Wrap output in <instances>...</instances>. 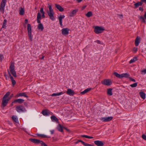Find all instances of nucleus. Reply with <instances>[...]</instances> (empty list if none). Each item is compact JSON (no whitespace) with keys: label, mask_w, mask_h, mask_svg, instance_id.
<instances>
[{"label":"nucleus","mask_w":146,"mask_h":146,"mask_svg":"<svg viewBox=\"0 0 146 146\" xmlns=\"http://www.w3.org/2000/svg\"><path fill=\"white\" fill-rule=\"evenodd\" d=\"M10 94V92H7L3 98L1 107L3 109L7 105L9 101L11 99V98H7Z\"/></svg>","instance_id":"obj_1"},{"label":"nucleus","mask_w":146,"mask_h":146,"mask_svg":"<svg viewBox=\"0 0 146 146\" xmlns=\"http://www.w3.org/2000/svg\"><path fill=\"white\" fill-rule=\"evenodd\" d=\"M48 5L49 10H47V12L48 16L50 18L52 21H53L54 19V11L52 8L51 5L50 3H48Z\"/></svg>","instance_id":"obj_2"},{"label":"nucleus","mask_w":146,"mask_h":146,"mask_svg":"<svg viewBox=\"0 0 146 146\" xmlns=\"http://www.w3.org/2000/svg\"><path fill=\"white\" fill-rule=\"evenodd\" d=\"M27 30L29 39L31 41L33 40V37L31 33L32 28L31 25L29 24H27Z\"/></svg>","instance_id":"obj_3"},{"label":"nucleus","mask_w":146,"mask_h":146,"mask_svg":"<svg viewBox=\"0 0 146 146\" xmlns=\"http://www.w3.org/2000/svg\"><path fill=\"white\" fill-rule=\"evenodd\" d=\"M7 1V0H2L0 6V12L3 14L5 12V7Z\"/></svg>","instance_id":"obj_4"},{"label":"nucleus","mask_w":146,"mask_h":146,"mask_svg":"<svg viewBox=\"0 0 146 146\" xmlns=\"http://www.w3.org/2000/svg\"><path fill=\"white\" fill-rule=\"evenodd\" d=\"M9 69L10 72L15 77H16V74L14 70V63L11 62L9 67Z\"/></svg>","instance_id":"obj_5"},{"label":"nucleus","mask_w":146,"mask_h":146,"mask_svg":"<svg viewBox=\"0 0 146 146\" xmlns=\"http://www.w3.org/2000/svg\"><path fill=\"white\" fill-rule=\"evenodd\" d=\"M104 30L103 27L96 26L95 27L94 32L96 34H98L102 33Z\"/></svg>","instance_id":"obj_6"},{"label":"nucleus","mask_w":146,"mask_h":146,"mask_svg":"<svg viewBox=\"0 0 146 146\" xmlns=\"http://www.w3.org/2000/svg\"><path fill=\"white\" fill-rule=\"evenodd\" d=\"M101 82L102 84L108 86H110L112 84L111 80L109 79H105L102 81Z\"/></svg>","instance_id":"obj_7"},{"label":"nucleus","mask_w":146,"mask_h":146,"mask_svg":"<svg viewBox=\"0 0 146 146\" xmlns=\"http://www.w3.org/2000/svg\"><path fill=\"white\" fill-rule=\"evenodd\" d=\"M16 110L19 112L24 111L25 110V108L22 106H19L16 108Z\"/></svg>","instance_id":"obj_8"},{"label":"nucleus","mask_w":146,"mask_h":146,"mask_svg":"<svg viewBox=\"0 0 146 146\" xmlns=\"http://www.w3.org/2000/svg\"><path fill=\"white\" fill-rule=\"evenodd\" d=\"M61 31L62 35H66L68 34L69 29L67 28H64L62 29Z\"/></svg>","instance_id":"obj_9"},{"label":"nucleus","mask_w":146,"mask_h":146,"mask_svg":"<svg viewBox=\"0 0 146 146\" xmlns=\"http://www.w3.org/2000/svg\"><path fill=\"white\" fill-rule=\"evenodd\" d=\"M78 11V9H75L69 13V16L70 17H73L76 14Z\"/></svg>","instance_id":"obj_10"},{"label":"nucleus","mask_w":146,"mask_h":146,"mask_svg":"<svg viewBox=\"0 0 146 146\" xmlns=\"http://www.w3.org/2000/svg\"><path fill=\"white\" fill-rule=\"evenodd\" d=\"M31 142L36 144H40L42 141L36 139H29Z\"/></svg>","instance_id":"obj_11"},{"label":"nucleus","mask_w":146,"mask_h":146,"mask_svg":"<svg viewBox=\"0 0 146 146\" xmlns=\"http://www.w3.org/2000/svg\"><path fill=\"white\" fill-rule=\"evenodd\" d=\"M95 144L97 146H103L104 144L102 141L99 140L94 141Z\"/></svg>","instance_id":"obj_12"},{"label":"nucleus","mask_w":146,"mask_h":146,"mask_svg":"<svg viewBox=\"0 0 146 146\" xmlns=\"http://www.w3.org/2000/svg\"><path fill=\"white\" fill-rule=\"evenodd\" d=\"M65 16L63 15H60L58 17V19L59 20V23L61 26H62V19L64 18Z\"/></svg>","instance_id":"obj_13"},{"label":"nucleus","mask_w":146,"mask_h":146,"mask_svg":"<svg viewBox=\"0 0 146 146\" xmlns=\"http://www.w3.org/2000/svg\"><path fill=\"white\" fill-rule=\"evenodd\" d=\"M140 37L139 36H137L136 38L135 41V44L136 46H137L140 42Z\"/></svg>","instance_id":"obj_14"},{"label":"nucleus","mask_w":146,"mask_h":146,"mask_svg":"<svg viewBox=\"0 0 146 146\" xmlns=\"http://www.w3.org/2000/svg\"><path fill=\"white\" fill-rule=\"evenodd\" d=\"M66 93L67 94L71 96L73 95L74 94V92L72 89H68L67 90Z\"/></svg>","instance_id":"obj_15"},{"label":"nucleus","mask_w":146,"mask_h":146,"mask_svg":"<svg viewBox=\"0 0 146 146\" xmlns=\"http://www.w3.org/2000/svg\"><path fill=\"white\" fill-rule=\"evenodd\" d=\"M55 6L60 11L62 12L64 11V9L60 5L56 4L55 5Z\"/></svg>","instance_id":"obj_16"},{"label":"nucleus","mask_w":146,"mask_h":146,"mask_svg":"<svg viewBox=\"0 0 146 146\" xmlns=\"http://www.w3.org/2000/svg\"><path fill=\"white\" fill-rule=\"evenodd\" d=\"M25 97L26 98H28V96L25 93H21L17 94L16 96L17 97Z\"/></svg>","instance_id":"obj_17"},{"label":"nucleus","mask_w":146,"mask_h":146,"mask_svg":"<svg viewBox=\"0 0 146 146\" xmlns=\"http://www.w3.org/2000/svg\"><path fill=\"white\" fill-rule=\"evenodd\" d=\"M39 23L37 26V28L39 30H40L41 31H42L44 29V27L42 24L40 23Z\"/></svg>","instance_id":"obj_18"},{"label":"nucleus","mask_w":146,"mask_h":146,"mask_svg":"<svg viewBox=\"0 0 146 146\" xmlns=\"http://www.w3.org/2000/svg\"><path fill=\"white\" fill-rule=\"evenodd\" d=\"M24 101V100L21 99H16L14 100L13 102V103L17 102L19 103H23Z\"/></svg>","instance_id":"obj_19"},{"label":"nucleus","mask_w":146,"mask_h":146,"mask_svg":"<svg viewBox=\"0 0 146 146\" xmlns=\"http://www.w3.org/2000/svg\"><path fill=\"white\" fill-rule=\"evenodd\" d=\"M92 89L91 88H88L85 89V90H84V91L81 92L80 93V94H81L82 95H84L87 93L89 91H90Z\"/></svg>","instance_id":"obj_20"},{"label":"nucleus","mask_w":146,"mask_h":146,"mask_svg":"<svg viewBox=\"0 0 146 146\" xmlns=\"http://www.w3.org/2000/svg\"><path fill=\"white\" fill-rule=\"evenodd\" d=\"M64 92H61L57 93H53L51 95V96H59L64 94Z\"/></svg>","instance_id":"obj_21"},{"label":"nucleus","mask_w":146,"mask_h":146,"mask_svg":"<svg viewBox=\"0 0 146 146\" xmlns=\"http://www.w3.org/2000/svg\"><path fill=\"white\" fill-rule=\"evenodd\" d=\"M57 129L61 132H63V127L60 124H58L57 127Z\"/></svg>","instance_id":"obj_22"},{"label":"nucleus","mask_w":146,"mask_h":146,"mask_svg":"<svg viewBox=\"0 0 146 146\" xmlns=\"http://www.w3.org/2000/svg\"><path fill=\"white\" fill-rule=\"evenodd\" d=\"M41 18V15L40 13H38L37 17V23H40Z\"/></svg>","instance_id":"obj_23"},{"label":"nucleus","mask_w":146,"mask_h":146,"mask_svg":"<svg viewBox=\"0 0 146 146\" xmlns=\"http://www.w3.org/2000/svg\"><path fill=\"white\" fill-rule=\"evenodd\" d=\"M129 76L130 75L127 73H123L121 74V78L123 77L129 78Z\"/></svg>","instance_id":"obj_24"},{"label":"nucleus","mask_w":146,"mask_h":146,"mask_svg":"<svg viewBox=\"0 0 146 146\" xmlns=\"http://www.w3.org/2000/svg\"><path fill=\"white\" fill-rule=\"evenodd\" d=\"M9 75L10 77V79L11 80L12 84L13 85H15L16 84V82L15 80H14L13 78L10 73L9 74Z\"/></svg>","instance_id":"obj_25"},{"label":"nucleus","mask_w":146,"mask_h":146,"mask_svg":"<svg viewBox=\"0 0 146 146\" xmlns=\"http://www.w3.org/2000/svg\"><path fill=\"white\" fill-rule=\"evenodd\" d=\"M137 60V57L135 56L129 61V63L130 64H131L136 61Z\"/></svg>","instance_id":"obj_26"},{"label":"nucleus","mask_w":146,"mask_h":146,"mask_svg":"<svg viewBox=\"0 0 146 146\" xmlns=\"http://www.w3.org/2000/svg\"><path fill=\"white\" fill-rule=\"evenodd\" d=\"M112 89L111 88H109L107 89V93L108 95L111 96L112 95Z\"/></svg>","instance_id":"obj_27"},{"label":"nucleus","mask_w":146,"mask_h":146,"mask_svg":"<svg viewBox=\"0 0 146 146\" xmlns=\"http://www.w3.org/2000/svg\"><path fill=\"white\" fill-rule=\"evenodd\" d=\"M51 118L52 121H55L57 122L58 121V118L54 116H51Z\"/></svg>","instance_id":"obj_28"},{"label":"nucleus","mask_w":146,"mask_h":146,"mask_svg":"<svg viewBox=\"0 0 146 146\" xmlns=\"http://www.w3.org/2000/svg\"><path fill=\"white\" fill-rule=\"evenodd\" d=\"M7 23V20L6 19H5L4 20L3 22V23L2 28L5 29L6 28V23Z\"/></svg>","instance_id":"obj_29"},{"label":"nucleus","mask_w":146,"mask_h":146,"mask_svg":"<svg viewBox=\"0 0 146 146\" xmlns=\"http://www.w3.org/2000/svg\"><path fill=\"white\" fill-rule=\"evenodd\" d=\"M12 118L14 121L16 122H18V119L17 116L13 115L12 116Z\"/></svg>","instance_id":"obj_30"},{"label":"nucleus","mask_w":146,"mask_h":146,"mask_svg":"<svg viewBox=\"0 0 146 146\" xmlns=\"http://www.w3.org/2000/svg\"><path fill=\"white\" fill-rule=\"evenodd\" d=\"M140 94L141 98H142L143 99H145V95L144 93L142 92H140Z\"/></svg>","instance_id":"obj_31"},{"label":"nucleus","mask_w":146,"mask_h":146,"mask_svg":"<svg viewBox=\"0 0 146 146\" xmlns=\"http://www.w3.org/2000/svg\"><path fill=\"white\" fill-rule=\"evenodd\" d=\"M93 15L91 11L88 12L86 14V16L88 17H89Z\"/></svg>","instance_id":"obj_32"},{"label":"nucleus","mask_w":146,"mask_h":146,"mask_svg":"<svg viewBox=\"0 0 146 146\" xmlns=\"http://www.w3.org/2000/svg\"><path fill=\"white\" fill-rule=\"evenodd\" d=\"M24 13V9L21 8L19 10V14L20 15H23Z\"/></svg>","instance_id":"obj_33"},{"label":"nucleus","mask_w":146,"mask_h":146,"mask_svg":"<svg viewBox=\"0 0 146 146\" xmlns=\"http://www.w3.org/2000/svg\"><path fill=\"white\" fill-rule=\"evenodd\" d=\"M82 144L85 146H93L91 144H90L87 143H86L85 142L83 141H80Z\"/></svg>","instance_id":"obj_34"},{"label":"nucleus","mask_w":146,"mask_h":146,"mask_svg":"<svg viewBox=\"0 0 146 146\" xmlns=\"http://www.w3.org/2000/svg\"><path fill=\"white\" fill-rule=\"evenodd\" d=\"M37 135L38 136L42 138L47 137V135H45L44 134H37Z\"/></svg>","instance_id":"obj_35"},{"label":"nucleus","mask_w":146,"mask_h":146,"mask_svg":"<svg viewBox=\"0 0 146 146\" xmlns=\"http://www.w3.org/2000/svg\"><path fill=\"white\" fill-rule=\"evenodd\" d=\"M142 4V2H140L135 4L134 5L136 7H137L141 5Z\"/></svg>","instance_id":"obj_36"},{"label":"nucleus","mask_w":146,"mask_h":146,"mask_svg":"<svg viewBox=\"0 0 146 146\" xmlns=\"http://www.w3.org/2000/svg\"><path fill=\"white\" fill-rule=\"evenodd\" d=\"M114 74L117 77L119 78H121V74H119L116 72H114Z\"/></svg>","instance_id":"obj_37"},{"label":"nucleus","mask_w":146,"mask_h":146,"mask_svg":"<svg viewBox=\"0 0 146 146\" xmlns=\"http://www.w3.org/2000/svg\"><path fill=\"white\" fill-rule=\"evenodd\" d=\"M42 114L44 115H48V112L46 110H43L42 112Z\"/></svg>","instance_id":"obj_38"},{"label":"nucleus","mask_w":146,"mask_h":146,"mask_svg":"<svg viewBox=\"0 0 146 146\" xmlns=\"http://www.w3.org/2000/svg\"><path fill=\"white\" fill-rule=\"evenodd\" d=\"M82 137H85V138H89V139H92V138H93V137H91V136H88L87 135H82Z\"/></svg>","instance_id":"obj_39"},{"label":"nucleus","mask_w":146,"mask_h":146,"mask_svg":"<svg viewBox=\"0 0 146 146\" xmlns=\"http://www.w3.org/2000/svg\"><path fill=\"white\" fill-rule=\"evenodd\" d=\"M100 119L103 122H107L106 117H102Z\"/></svg>","instance_id":"obj_40"},{"label":"nucleus","mask_w":146,"mask_h":146,"mask_svg":"<svg viewBox=\"0 0 146 146\" xmlns=\"http://www.w3.org/2000/svg\"><path fill=\"white\" fill-rule=\"evenodd\" d=\"M106 118L107 120V121L108 122L111 120L113 119V117L111 116H109L106 117Z\"/></svg>","instance_id":"obj_41"},{"label":"nucleus","mask_w":146,"mask_h":146,"mask_svg":"<svg viewBox=\"0 0 146 146\" xmlns=\"http://www.w3.org/2000/svg\"><path fill=\"white\" fill-rule=\"evenodd\" d=\"M137 83H135L133 84L130 85V86L133 88L137 86Z\"/></svg>","instance_id":"obj_42"},{"label":"nucleus","mask_w":146,"mask_h":146,"mask_svg":"<svg viewBox=\"0 0 146 146\" xmlns=\"http://www.w3.org/2000/svg\"><path fill=\"white\" fill-rule=\"evenodd\" d=\"M41 146H47V145L42 141L40 143Z\"/></svg>","instance_id":"obj_43"},{"label":"nucleus","mask_w":146,"mask_h":146,"mask_svg":"<svg viewBox=\"0 0 146 146\" xmlns=\"http://www.w3.org/2000/svg\"><path fill=\"white\" fill-rule=\"evenodd\" d=\"M142 138L144 140H146V135H143L142 136Z\"/></svg>","instance_id":"obj_44"},{"label":"nucleus","mask_w":146,"mask_h":146,"mask_svg":"<svg viewBox=\"0 0 146 146\" xmlns=\"http://www.w3.org/2000/svg\"><path fill=\"white\" fill-rule=\"evenodd\" d=\"M137 50V48L134 47L133 49V51L135 53Z\"/></svg>","instance_id":"obj_45"},{"label":"nucleus","mask_w":146,"mask_h":146,"mask_svg":"<svg viewBox=\"0 0 146 146\" xmlns=\"http://www.w3.org/2000/svg\"><path fill=\"white\" fill-rule=\"evenodd\" d=\"M129 78L130 79V80H131V81H133V82H135V80L134 79L132 78H131L130 76H129Z\"/></svg>","instance_id":"obj_46"},{"label":"nucleus","mask_w":146,"mask_h":146,"mask_svg":"<svg viewBox=\"0 0 146 146\" xmlns=\"http://www.w3.org/2000/svg\"><path fill=\"white\" fill-rule=\"evenodd\" d=\"M3 58V56L2 55L0 54V61H1Z\"/></svg>","instance_id":"obj_47"},{"label":"nucleus","mask_w":146,"mask_h":146,"mask_svg":"<svg viewBox=\"0 0 146 146\" xmlns=\"http://www.w3.org/2000/svg\"><path fill=\"white\" fill-rule=\"evenodd\" d=\"M141 72L143 73L144 74H146V68L144 69L143 70L141 71Z\"/></svg>","instance_id":"obj_48"},{"label":"nucleus","mask_w":146,"mask_h":146,"mask_svg":"<svg viewBox=\"0 0 146 146\" xmlns=\"http://www.w3.org/2000/svg\"><path fill=\"white\" fill-rule=\"evenodd\" d=\"M40 11L42 13H44V11L43 9V8H41L40 9Z\"/></svg>","instance_id":"obj_49"},{"label":"nucleus","mask_w":146,"mask_h":146,"mask_svg":"<svg viewBox=\"0 0 146 146\" xmlns=\"http://www.w3.org/2000/svg\"><path fill=\"white\" fill-rule=\"evenodd\" d=\"M145 19L144 18L142 20H141V22L143 23H145Z\"/></svg>","instance_id":"obj_50"},{"label":"nucleus","mask_w":146,"mask_h":146,"mask_svg":"<svg viewBox=\"0 0 146 146\" xmlns=\"http://www.w3.org/2000/svg\"><path fill=\"white\" fill-rule=\"evenodd\" d=\"M50 132L51 134H53L54 132V130H51Z\"/></svg>","instance_id":"obj_51"},{"label":"nucleus","mask_w":146,"mask_h":146,"mask_svg":"<svg viewBox=\"0 0 146 146\" xmlns=\"http://www.w3.org/2000/svg\"><path fill=\"white\" fill-rule=\"evenodd\" d=\"M139 10L140 11H143V7H140L139 9Z\"/></svg>","instance_id":"obj_52"},{"label":"nucleus","mask_w":146,"mask_h":146,"mask_svg":"<svg viewBox=\"0 0 146 146\" xmlns=\"http://www.w3.org/2000/svg\"><path fill=\"white\" fill-rule=\"evenodd\" d=\"M144 17H143L142 16H140L139 17V18L141 19V20H142L143 19Z\"/></svg>","instance_id":"obj_53"},{"label":"nucleus","mask_w":146,"mask_h":146,"mask_svg":"<svg viewBox=\"0 0 146 146\" xmlns=\"http://www.w3.org/2000/svg\"><path fill=\"white\" fill-rule=\"evenodd\" d=\"M82 141V140H78V141L77 142H76V143H75V144H77L79 142H81V141Z\"/></svg>","instance_id":"obj_54"},{"label":"nucleus","mask_w":146,"mask_h":146,"mask_svg":"<svg viewBox=\"0 0 146 146\" xmlns=\"http://www.w3.org/2000/svg\"><path fill=\"white\" fill-rule=\"evenodd\" d=\"M144 18L146 19V12L145 13V14L144 15Z\"/></svg>","instance_id":"obj_55"},{"label":"nucleus","mask_w":146,"mask_h":146,"mask_svg":"<svg viewBox=\"0 0 146 146\" xmlns=\"http://www.w3.org/2000/svg\"><path fill=\"white\" fill-rule=\"evenodd\" d=\"M96 42L99 44H101V42L99 40H97L96 41Z\"/></svg>","instance_id":"obj_56"},{"label":"nucleus","mask_w":146,"mask_h":146,"mask_svg":"<svg viewBox=\"0 0 146 146\" xmlns=\"http://www.w3.org/2000/svg\"><path fill=\"white\" fill-rule=\"evenodd\" d=\"M86 6V5L82 7V9L83 10L85 8Z\"/></svg>","instance_id":"obj_57"},{"label":"nucleus","mask_w":146,"mask_h":146,"mask_svg":"<svg viewBox=\"0 0 146 146\" xmlns=\"http://www.w3.org/2000/svg\"><path fill=\"white\" fill-rule=\"evenodd\" d=\"M42 17H43V18H44V17H45L44 13H42Z\"/></svg>","instance_id":"obj_58"},{"label":"nucleus","mask_w":146,"mask_h":146,"mask_svg":"<svg viewBox=\"0 0 146 146\" xmlns=\"http://www.w3.org/2000/svg\"><path fill=\"white\" fill-rule=\"evenodd\" d=\"M82 0H77V1L78 3H80L82 1Z\"/></svg>","instance_id":"obj_59"},{"label":"nucleus","mask_w":146,"mask_h":146,"mask_svg":"<svg viewBox=\"0 0 146 146\" xmlns=\"http://www.w3.org/2000/svg\"><path fill=\"white\" fill-rule=\"evenodd\" d=\"M142 2L146 3V0H141Z\"/></svg>","instance_id":"obj_60"},{"label":"nucleus","mask_w":146,"mask_h":146,"mask_svg":"<svg viewBox=\"0 0 146 146\" xmlns=\"http://www.w3.org/2000/svg\"><path fill=\"white\" fill-rule=\"evenodd\" d=\"M28 22V20L27 19H26L25 20V23H27Z\"/></svg>","instance_id":"obj_61"},{"label":"nucleus","mask_w":146,"mask_h":146,"mask_svg":"<svg viewBox=\"0 0 146 146\" xmlns=\"http://www.w3.org/2000/svg\"><path fill=\"white\" fill-rule=\"evenodd\" d=\"M119 16L120 17L121 19L122 18L123 16L122 15H119Z\"/></svg>","instance_id":"obj_62"},{"label":"nucleus","mask_w":146,"mask_h":146,"mask_svg":"<svg viewBox=\"0 0 146 146\" xmlns=\"http://www.w3.org/2000/svg\"><path fill=\"white\" fill-rule=\"evenodd\" d=\"M13 95V94H12V95H11V97L10 98H11L12 97Z\"/></svg>","instance_id":"obj_63"},{"label":"nucleus","mask_w":146,"mask_h":146,"mask_svg":"<svg viewBox=\"0 0 146 146\" xmlns=\"http://www.w3.org/2000/svg\"><path fill=\"white\" fill-rule=\"evenodd\" d=\"M44 58V56H42V59H43V58Z\"/></svg>","instance_id":"obj_64"}]
</instances>
